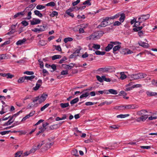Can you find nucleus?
I'll return each mask as SVG.
<instances>
[{
    "label": "nucleus",
    "mask_w": 157,
    "mask_h": 157,
    "mask_svg": "<svg viewBox=\"0 0 157 157\" xmlns=\"http://www.w3.org/2000/svg\"><path fill=\"white\" fill-rule=\"evenodd\" d=\"M42 84V81L41 79L38 80L36 84V86L33 88V90L35 91L37 90Z\"/></svg>",
    "instance_id": "obj_9"
},
{
    "label": "nucleus",
    "mask_w": 157,
    "mask_h": 157,
    "mask_svg": "<svg viewBox=\"0 0 157 157\" xmlns=\"http://www.w3.org/2000/svg\"><path fill=\"white\" fill-rule=\"evenodd\" d=\"M80 2V0H77L76 1L72 3V5L73 6H75L77 5L78 3Z\"/></svg>",
    "instance_id": "obj_57"
},
{
    "label": "nucleus",
    "mask_w": 157,
    "mask_h": 157,
    "mask_svg": "<svg viewBox=\"0 0 157 157\" xmlns=\"http://www.w3.org/2000/svg\"><path fill=\"white\" fill-rule=\"evenodd\" d=\"M60 105L62 108H64L68 107L69 106V104L68 103H61L60 104Z\"/></svg>",
    "instance_id": "obj_29"
},
{
    "label": "nucleus",
    "mask_w": 157,
    "mask_h": 157,
    "mask_svg": "<svg viewBox=\"0 0 157 157\" xmlns=\"http://www.w3.org/2000/svg\"><path fill=\"white\" fill-rule=\"evenodd\" d=\"M129 116V114H120L119 115H118L117 116V118H124L127 117H128Z\"/></svg>",
    "instance_id": "obj_24"
},
{
    "label": "nucleus",
    "mask_w": 157,
    "mask_h": 157,
    "mask_svg": "<svg viewBox=\"0 0 157 157\" xmlns=\"http://www.w3.org/2000/svg\"><path fill=\"white\" fill-rule=\"evenodd\" d=\"M120 16V17L119 18V20L121 23H122L125 19V15L124 13H121Z\"/></svg>",
    "instance_id": "obj_13"
},
{
    "label": "nucleus",
    "mask_w": 157,
    "mask_h": 157,
    "mask_svg": "<svg viewBox=\"0 0 157 157\" xmlns=\"http://www.w3.org/2000/svg\"><path fill=\"white\" fill-rule=\"evenodd\" d=\"M44 141H43L41 144H39L37 146V148L39 149L44 144Z\"/></svg>",
    "instance_id": "obj_63"
},
{
    "label": "nucleus",
    "mask_w": 157,
    "mask_h": 157,
    "mask_svg": "<svg viewBox=\"0 0 157 157\" xmlns=\"http://www.w3.org/2000/svg\"><path fill=\"white\" fill-rule=\"evenodd\" d=\"M147 113V111L146 110H142L137 112V114L139 115H143L145 113Z\"/></svg>",
    "instance_id": "obj_26"
},
{
    "label": "nucleus",
    "mask_w": 157,
    "mask_h": 157,
    "mask_svg": "<svg viewBox=\"0 0 157 157\" xmlns=\"http://www.w3.org/2000/svg\"><path fill=\"white\" fill-rule=\"evenodd\" d=\"M110 44H109V51L111 49L113 46L114 45L120 44L121 43L119 42H110Z\"/></svg>",
    "instance_id": "obj_10"
},
{
    "label": "nucleus",
    "mask_w": 157,
    "mask_h": 157,
    "mask_svg": "<svg viewBox=\"0 0 157 157\" xmlns=\"http://www.w3.org/2000/svg\"><path fill=\"white\" fill-rule=\"evenodd\" d=\"M67 59L66 57H64L63 58L59 61V63L61 64L63 63L64 61L67 60Z\"/></svg>",
    "instance_id": "obj_58"
},
{
    "label": "nucleus",
    "mask_w": 157,
    "mask_h": 157,
    "mask_svg": "<svg viewBox=\"0 0 157 157\" xmlns=\"http://www.w3.org/2000/svg\"><path fill=\"white\" fill-rule=\"evenodd\" d=\"M39 97V102L40 103L44 102L48 97V95L46 94H43L41 95L38 96Z\"/></svg>",
    "instance_id": "obj_3"
},
{
    "label": "nucleus",
    "mask_w": 157,
    "mask_h": 157,
    "mask_svg": "<svg viewBox=\"0 0 157 157\" xmlns=\"http://www.w3.org/2000/svg\"><path fill=\"white\" fill-rule=\"evenodd\" d=\"M39 62L40 63V67L41 68H42L44 67V63L42 61H41L40 59L38 60Z\"/></svg>",
    "instance_id": "obj_59"
},
{
    "label": "nucleus",
    "mask_w": 157,
    "mask_h": 157,
    "mask_svg": "<svg viewBox=\"0 0 157 157\" xmlns=\"http://www.w3.org/2000/svg\"><path fill=\"white\" fill-rule=\"evenodd\" d=\"M61 57V56L60 55H55L52 57V59L53 60H54L56 59H60Z\"/></svg>",
    "instance_id": "obj_39"
},
{
    "label": "nucleus",
    "mask_w": 157,
    "mask_h": 157,
    "mask_svg": "<svg viewBox=\"0 0 157 157\" xmlns=\"http://www.w3.org/2000/svg\"><path fill=\"white\" fill-rule=\"evenodd\" d=\"M119 127V126L114 124L109 127V129L110 130H113L115 129H118Z\"/></svg>",
    "instance_id": "obj_17"
},
{
    "label": "nucleus",
    "mask_w": 157,
    "mask_h": 157,
    "mask_svg": "<svg viewBox=\"0 0 157 157\" xmlns=\"http://www.w3.org/2000/svg\"><path fill=\"white\" fill-rule=\"evenodd\" d=\"M46 44V41L44 40H40L39 42V44L41 46L45 45Z\"/></svg>",
    "instance_id": "obj_40"
},
{
    "label": "nucleus",
    "mask_w": 157,
    "mask_h": 157,
    "mask_svg": "<svg viewBox=\"0 0 157 157\" xmlns=\"http://www.w3.org/2000/svg\"><path fill=\"white\" fill-rule=\"evenodd\" d=\"M121 22L118 21H115L114 22L113 25V26H118L121 25Z\"/></svg>",
    "instance_id": "obj_42"
},
{
    "label": "nucleus",
    "mask_w": 157,
    "mask_h": 157,
    "mask_svg": "<svg viewBox=\"0 0 157 157\" xmlns=\"http://www.w3.org/2000/svg\"><path fill=\"white\" fill-rule=\"evenodd\" d=\"M25 79L28 80H31L34 78L35 76L34 75H31L30 76H25Z\"/></svg>",
    "instance_id": "obj_46"
},
{
    "label": "nucleus",
    "mask_w": 157,
    "mask_h": 157,
    "mask_svg": "<svg viewBox=\"0 0 157 157\" xmlns=\"http://www.w3.org/2000/svg\"><path fill=\"white\" fill-rule=\"evenodd\" d=\"M147 75L143 73H139L137 74H132L130 75V77L132 80H134L140 79L146 77Z\"/></svg>",
    "instance_id": "obj_2"
},
{
    "label": "nucleus",
    "mask_w": 157,
    "mask_h": 157,
    "mask_svg": "<svg viewBox=\"0 0 157 157\" xmlns=\"http://www.w3.org/2000/svg\"><path fill=\"white\" fill-rule=\"evenodd\" d=\"M40 22L41 20L38 19H34V20L31 21V24L32 25H34L39 24L40 23Z\"/></svg>",
    "instance_id": "obj_12"
},
{
    "label": "nucleus",
    "mask_w": 157,
    "mask_h": 157,
    "mask_svg": "<svg viewBox=\"0 0 157 157\" xmlns=\"http://www.w3.org/2000/svg\"><path fill=\"white\" fill-rule=\"evenodd\" d=\"M108 71V68H99L97 71L99 72H106Z\"/></svg>",
    "instance_id": "obj_28"
},
{
    "label": "nucleus",
    "mask_w": 157,
    "mask_h": 157,
    "mask_svg": "<svg viewBox=\"0 0 157 157\" xmlns=\"http://www.w3.org/2000/svg\"><path fill=\"white\" fill-rule=\"evenodd\" d=\"M45 6L42 5H38L36 6V8L38 10H42L45 8Z\"/></svg>",
    "instance_id": "obj_44"
},
{
    "label": "nucleus",
    "mask_w": 157,
    "mask_h": 157,
    "mask_svg": "<svg viewBox=\"0 0 157 157\" xmlns=\"http://www.w3.org/2000/svg\"><path fill=\"white\" fill-rule=\"evenodd\" d=\"M24 74H26L28 75H33L34 74L33 71H26L24 72Z\"/></svg>",
    "instance_id": "obj_55"
},
{
    "label": "nucleus",
    "mask_w": 157,
    "mask_h": 157,
    "mask_svg": "<svg viewBox=\"0 0 157 157\" xmlns=\"http://www.w3.org/2000/svg\"><path fill=\"white\" fill-rule=\"evenodd\" d=\"M146 94L148 97L157 96V93L152 92L149 91H146Z\"/></svg>",
    "instance_id": "obj_11"
},
{
    "label": "nucleus",
    "mask_w": 157,
    "mask_h": 157,
    "mask_svg": "<svg viewBox=\"0 0 157 157\" xmlns=\"http://www.w3.org/2000/svg\"><path fill=\"white\" fill-rule=\"evenodd\" d=\"M142 22H141L140 20H138L137 21H136L135 23V26L136 27V26H139L140 25V23Z\"/></svg>",
    "instance_id": "obj_60"
},
{
    "label": "nucleus",
    "mask_w": 157,
    "mask_h": 157,
    "mask_svg": "<svg viewBox=\"0 0 157 157\" xmlns=\"http://www.w3.org/2000/svg\"><path fill=\"white\" fill-rule=\"evenodd\" d=\"M26 41V38H23L22 40H19L16 43L17 45H21Z\"/></svg>",
    "instance_id": "obj_18"
},
{
    "label": "nucleus",
    "mask_w": 157,
    "mask_h": 157,
    "mask_svg": "<svg viewBox=\"0 0 157 157\" xmlns=\"http://www.w3.org/2000/svg\"><path fill=\"white\" fill-rule=\"evenodd\" d=\"M103 34L102 31H98L93 33L91 35L86 38L87 40H95L99 39Z\"/></svg>",
    "instance_id": "obj_1"
},
{
    "label": "nucleus",
    "mask_w": 157,
    "mask_h": 157,
    "mask_svg": "<svg viewBox=\"0 0 157 157\" xmlns=\"http://www.w3.org/2000/svg\"><path fill=\"white\" fill-rule=\"evenodd\" d=\"M115 68L113 67H109V72H113L115 71Z\"/></svg>",
    "instance_id": "obj_47"
},
{
    "label": "nucleus",
    "mask_w": 157,
    "mask_h": 157,
    "mask_svg": "<svg viewBox=\"0 0 157 157\" xmlns=\"http://www.w3.org/2000/svg\"><path fill=\"white\" fill-rule=\"evenodd\" d=\"M117 109L120 110H125L124 105H122L117 107Z\"/></svg>",
    "instance_id": "obj_52"
},
{
    "label": "nucleus",
    "mask_w": 157,
    "mask_h": 157,
    "mask_svg": "<svg viewBox=\"0 0 157 157\" xmlns=\"http://www.w3.org/2000/svg\"><path fill=\"white\" fill-rule=\"evenodd\" d=\"M50 105V103H47L42 107L40 109L41 111H44L45 109L48 108Z\"/></svg>",
    "instance_id": "obj_36"
},
{
    "label": "nucleus",
    "mask_w": 157,
    "mask_h": 157,
    "mask_svg": "<svg viewBox=\"0 0 157 157\" xmlns=\"http://www.w3.org/2000/svg\"><path fill=\"white\" fill-rule=\"evenodd\" d=\"M55 3L54 2H50L48 3L46 5V6H51L52 7H53L55 6Z\"/></svg>",
    "instance_id": "obj_43"
},
{
    "label": "nucleus",
    "mask_w": 157,
    "mask_h": 157,
    "mask_svg": "<svg viewBox=\"0 0 157 157\" xmlns=\"http://www.w3.org/2000/svg\"><path fill=\"white\" fill-rule=\"evenodd\" d=\"M114 46L113 48V52L115 53V52L121 48V46L120 45H117Z\"/></svg>",
    "instance_id": "obj_27"
},
{
    "label": "nucleus",
    "mask_w": 157,
    "mask_h": 157,
    "mask_svg": "<svg viewBox=\"0 0 157 157\" xmlns=\"http://www.w3.org/2000/svg\"><path fill=\"white\" fill-rule=\"evenodd\" d=\"M121 76L120 78L122 79L123 80L126 78L127 76V75L125 74L124 72H122L120 73Z\"/></svg>",
    "instance_id": "obj_21"
},
{
    "label": "nucleus",
    "mask_w": 157,
    "mask_h": 157,
    "mask_svg": "<svg viewBox=\"0 0 157 157\" xmlns=\"http://www.w3.org/2000/svg\"><path fill=\"white\" fill-rule=\"evenodd\" d=\"M105 52H101L99 51H97L95 52V53L97 55H103L105 54Z\"/></svg>",
    "instance_id": "obj_35"
},
{
    "label": "nucleus",
    "mask_w": 157,
    "mask_h": 157,
    "mask_svg": "<svg viewBox=\"0 0 157 157\" xmlns=\"http://www.w3.org/2000/svg\"><path fill=\"white\" fill-rule=\"evenodd\" d=\"M65 68L66 69H71L74 66V65L72 63H70L69 65H65Z\"/></svg>",
    "instance_id": "obj_23"
},
{
    "label": "nucleus",
    "mask_w": 157,
    "mask_h": 157,
    "mask_svg": "<svg viewBox=\"0 0 157 157\" xmlns=\"http://www.w3.org/2000/svg\"><path fill=\"white\" fill-rule=\"evenodd\" d=\"M149 17V15L148 14L147 15H143L138 18L139 20H140L141 22H143L146 20L148 19Z\"/></svg>",
    "instance_id": "obj_6"
},
{
    "label": "nucleus",
    "mask_w": 157,
    "mask_h": 157,
    "mask_svg": "<svg viewBox=\"0 0 157 157\" xmlns=\"http://www.w3.org/2000/svg\"><path fill=\"white\" fill-rule=\"evenodd\" d=\"M55 48L56 49L59 51H62L61 48L60 47V45H58L57 46L55 45Z\"/></svg>",
    "instance_id": "obj_51"
},
{
    "label": "nucleus",
    "mask_w": 157,
    "mask_h": 157,
    "mask_svg": "<svg viewBox=\"0 0 157 157\" xmlns=\"http://www.w3.org/2000/svg\"><path fill=\"white\" fill-rule=\"evenodd\" d=\"M92 47L96 50H98L100 48V45L99 44H93Z\"/></svg>",
    "instance_id": "obj_25"
},
{
    "label": "nucleus",
    "mask_w": 157,
    "mask_h": 157,
    "mask_svg": "<svg viewBox=\"0 0 157 157\" xmlns=\"http://www.w3.org/2000/svg\"><path fill=\"white\" fill-rule=\"evenodd\" d=\"M136 27L135 28H134L133 29V30L136 32H138L139 31H141V30L143 28V26H139L137 27V26H136Z\"/></svg>",
    "instance_id": "obj_32"
},
{
    "label": "nucleus",
    "mask_w": 157,
    "mask_h": 157,
    "mask_svg": "<svg viewBox=\"0 0 157 157\" xmlns=\"http://www.w3.org/2000/svg\"><path fill=\"white\" fill-rule=\"evenodd\" d=\"M25 76L20 77L18 80L17 82L19 83H21L24 82L25 80Z\"/></svg>",
    "instance_id": "obj_30"
},
{
    "label": "nucleus",
    "mask_w": 157,
    "mask_h": 157,
    "mask_svg": "<svg viewBox=\"0 0 157 157\" xmlns=\"http://www.w3.org/2000/svg\"><path fill=\"white\" fill-rule=\"evenodd\" d=\"M89 94L88 92H85L80 96V98L82 99L84 97H86L89 95Z\"/></svg>",
    "instance_id": "obj_37"
},
{
    "label": "nucleus",
    "mask_w": 157,
    "mask_h": 157,
    "mask_svg": "<svg viewBox=\"0 0 157 157\" xmlns=\"http://www.w3.org/2000/svg\"><path fill=\"white\" fill-rule=\"evenodd\" d=\"M61 124V123H60L59 124H57L51 125L50 126V128L52 130L57 129Z\"/></svg>",
    "instance_id": "obj_16"
},
{
    "label": "nucleus",
    "mask_w": 157,
    "mask_h": 157,
    "mask_svg": "<svg viewBox=\"0 0 157 157\" xmlns=\"http://www.w3.org/2000/svg\"><path fill=\"white\" fill-rule=\"evenodd\" d=\"M13 119V117H11L7 122L3 124V126H5L10 125L14 121V120L12 121Z\"/></svg>",
    "instance_id": "obj_15"
},
{
    "label": "nucleus",
    "mask_w": 157,
    "mask_h": 157,
    "mask_svg": "<svg viewBox=\"0 0 157 157\" xmlns=\"http://www.w3.org/2000/svg\"><path fill=\"white\" fill-rule=\"evenodd\" d=\"M96 78L100 82H103V80H102V76L101 77L99 75H96Z\"/></svg>",
    "instance_id": "obj_53"
},
{
    "label": "nucleus",
    "mask_w": 157,
    "mask_h": 157,
    "mask_svg": "<svg viewBox=\"0 0 157 157\" xmlns=\"http://www.w3.org/2000/svg\"><path fill=\"white\" fill-rule=\"evenodd\" d=\"M120 94H119V95H122L124 96H125L127 95V94L124 91H121L120 92Z\"/></svg>",
    "instance_id": "obj_64"
},
{
    "label": "nucleus",
    "mask_w": 157,
    "mask_h": 157,
    "mask_svg": "<svg viewBox=\"0 0 157 157\" xmlns=\"http://www.w3.org/2000/svg\"><path fill=\"white\" fill-rule=\"evenodd\" d=\"M127 50V49L126 48L121 49L120 50V52L122 54L126 55Z\"/></svg>",
    "instance_id": "obj_48"
},
{
    "label": "nucleus",
    "mask_w": 157,
    "mask_h": 157,
    "mask_svg": "<svg viewBox=\"0 0 157 157\" xmlns=\"http://www.w3.org/2000/svg\"><path fill=\"white\" fill-rule=\"evenodd\" d=\"M79 101V99L78 98H74L71 100L70 102V103L71 105L75 104L77 102Z\"/></svg>",
    "instance_id": "obj_31"
},
{
    "label": "nucleus",
    "mask_w": 157,
    "mask_h": 157,
    "mask_svg": "<svg viewBox=\"0 0 157 157\" xmlns=\"http://www.w3.org/2000/svg\"><path fill=\"white\" fill-rule=\"evenodd\" d=\"M34 106V105L32 103L29 104L27 106V109H30L32 107H33Z\"/></svg>",
    "instance_id": "obj_61"
},
{
    "label": "nucleus",
    "mask_w": 157,
    "mask_h": 157,
    "mask_svg": "<svg viewBox=\"0 0 157 157\" xmlns=\"http://www.w3.org/2000/svg\"><path fill=\"white\" fill-rule=\"evenodd\" d=\"M14 76L13 75L10 74V73H8L7 74V78H12Z\"/></svg>",
    "instance_id": "obj_56"
},
{
    "label": "nucleus",
    "mask_w": 157,
    "mask_h": 157,
    "mask_svg": "<svg viewBox=\"0 0 157 157\" xmlns=\"http://www.w3.org/2000/svg\"><path fill=\"white\" fill-rule=\"evenodd\" d=\"M138 44L140 46H142L144 48H148V44L144 42H138Z\"/></svg>",
    "instance_id": "obj_14"
},
{
    "label": "nucleus",
    "mask_w": 157,
    "mask_h": 157,
    "mask_svg": "<svg viewBox=\"0 0 157 157\" xmlns=\"http://www.w3.org/2000/svg\"><path fill=\"white\" fill-rule=\"evenodd\" d=\"M108 17H106L105 19H103L101 22V24L98 26V28H100V27H105L108 25Z\"/></svg>",
    "instance_id": "obj_4"
},
{
    "label": "nucleus",
    "mask_w": 157,
    "mask_h": 157,
    "mask_svg": "<svg viewBox=\"0 0 157 157\" xmlns=\"http://www.w3.org/2000/svg\"><path fill=\"white\" fill-rule=\"evenodd\" d=\"M34 13L35 15L38 16L40 17H41L43 16L42 14L38 10H35L34 11Z\"/></svg>",
    "instance_id": "obj_22"
},
{
    "label": "nucleus",
    "mask_w": 157,
    "mask_h": 157,
    "mask_svg": "<svg viewBox=\"0 0 157 157\" xmlns=\"http://www.w3.org/2000/svg\"><path fill=\"white\" fill-rule=\"evenodd\" d=\"M124 106L125 110L136 109L138 107V105L133 104L124 105Z\"/></svg>",
    "instance_id": "obj_7"
},
{
    "label": "nucleus",
    "mask_w": 157,
    "mask_h": 157,
    "mask_svg": "<svg viewBox=\"0 0 157 157\" xmlns=\"http://www.w3.org/2000/svg\"><path fill=\"white\" fill-rule=\"evenodd\" d=\"M91 0H87L85 1L82 4L83 5H87L88 6H90L91 5V3L90 2Z\"/></svg>",
    "instance_id": "obj_45"
},
{
    "label": "nucleus",
    "mask_w": 157,
    "mask_h": 157,
    "mask_svg": "<svg viewBox=\"0 0 157 157\" xmlns=\"http://www.w3.org/2000/svg\"><path fill=\"white\" fill-rule=\"evenodd\" d=\"M10 130V131H6L3 132H0V134L2 135H4L6 134H8L9 132H11Z\"/></svg>",
    "instance_id": "obj_49"
},
{
    "label": "nucleus",
    "mask_w": 157,
    "mask_h": 157,
    "mask_svg": "<svg viewBox=\"0 0 157 157\" xmlns=\"http://www.w3.org/2000/svg\"><path fill=\"white\" fill-rule=\"evenodd\" d=\"M73 39L71 37H68L65 38L64 40V41L65 43H67L68 41H72Z\"/></svg>",
    "instance_id": "obj_41"
},
{
    "label": "nucleus",
    "mask_w": 157,
    "mask_h": 157,
    "mask_svg": "<svg viewBox=\"0 0 157 157\" xmlns=\"http://www.w3.org/2000/svg\"><path fill=\"white\" fill-rule=\"evenodd\" d=\"M29 10L28 8L27 9V12L26 13V14L27 13V17L25 18V19L29 20L31 18L32 13L31 11H28Z\"/></svg>",
    "instance_id": "obj_20"
},
{
    "label": "nucleus",
    "mask_w": 157,
    "mask_h": 157,
    "mask_svg": "<svg viewBox=\"0 0 157 157\" xmlns=\"http://www.w3.org/2000/svg\"><path fill=\"white\" fill-rule=\"evenodd\" d=\"M28 8V7H27L25 9V10L23 11L17 13L15 14L13 16L14 18H15L20 16V15L24 16L26 14V13L27 12Z\"/></svg>",
    "instance_id": "obj_5"
},
{
    "label": "nucleus",
    "mask_w": 157,
    "mask_h": 157,
    "mask_svg": "<svg viewBox=\"0 0 157 157\" xmlns=\"http://www.w3.org/2000/svg\"><path fill=\"white\" fill-rule=\"evenodd\" d=\"M68 74V71L67 70H63L61 72V75H66Z\"/></svg>",
    "instance_id": "obj_54"
},
{
    "label": "nucleus",
    "mask_w": 157,
    "mask_h": 157,
    "mask_svg": "<svg viewBox=\"0 0 157 157\" xmlns=\"http://www.w3.org/2000/svg\"><path fill=\"white\" fill-rule=\"evenodd\" d=\"M71 154L73 155L77 156L78 155V151L76 149H75L72 151L71 152Z\"/></svg>",
    "instance_id": "obj_50"
},
{
    "label": "nucleus",
    "mask_w": 157,
    "mask_h": 157,
    "mask_svg": "<svg viewBox=\"0 0 157 157\" xmlns=\"http://www.w3.org/2000/svg\"><path fill=\"white\" fill-rule=\"evenodd\" d=\"M121 12H120L115 14L114 16L109 17V20L114 19L118 18L120 16V15H121Z\"/></svg>",
    "instance_id": "obj_19"
},
{
    "label": "nucleus",
    "mask_w": 157,
    "mask_h": 157,
    "mask_svg": "<svg viewBox=\"0 0 157 157\" xmlns=\"http://www.w3.org/2000/svg\"><path fill=\"white\" fill-rule=\"evenodd\" d=\"M148 118V115H142L140 117L138 118L136 120V121L138 122H141V121H144Z\"/></svg>",
    "instance_id": "obj_8"
},
{
    "label": "nucleus",
    "mask_w": 157,
    "mask_h": 157,
    "mask_svg": "<svg viewBox=\"0 0 157 157\" xmlns=\"http://www.w3.org/2000/svg\"><path fill=\"white\" fill-rule=\"evenodd\" d=\"M21 24L25 26H26L28 25V22L25 21H22L21 22Z\"/></svg>",
    "instance_id": "obj_62"
},
{
    "label": "nucleus",
    "mask_w": 157,
    "mask_h": 157,
    "mask_svg": "<svg viewBox=\"0 0 157 157\" xmlns=\"http://www.w3.org/2000/svg\"><path fill=\"white\" fill-rule=\"evenodd\" d=\"M47 25L45 24L43 25H40V28H39L40 32H42L44 31Z\"/></svg>",
    "instance_id": "obj_33"
},
{
    "label": "nucleus",
    "mask_w": 157,
    "mask_h": 157,
    "mask_svg": "<svg viewBox=\"0 0 157 157\" xmlns=\"http://www.w3.org/2000/svg\"><path fill=\"white\" fill-rule=\"evenodd\" d=\"M109 92L111 94H116L117 93V90L113 89H110L109 90Z\"/></svg>",
    "instance_id": "obj_34"
},
{
    "label": "nucleus",
    "mask_w": 157,
    "mask_h": 157,
    "mask_svg": "<svg viewBox=\"0 0 157 157\" xmlns=\"http://www.w3.org/2000/svg\"><path fill=\"white\" fill-rule=\"evenodd\" d=\"M22 151H19L16 152L15 155V157H20L22 153Z\"/></svg>",
    "instance_id": "obj_38"
}]
</instances>
